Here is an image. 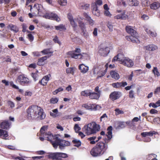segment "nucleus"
<instances>
[{"label":"nucleus","instance_id":"nucleus-24","mask_svg":"<svg viewBox=\"0 0 160 160\" xmlns=\"http://www.w3.org/2000/svg\"><path fill=\"white\" fill-rule=\"evenodd\" d=\"M100 97V96H99L98 93H96V92H92L91 91L89 97L91 99H98Z\"/></svg>","mask_w":160,"mask_h":160},{"label":"nucleus","instance_id":"nucleus-15","mask_svg":"<svg viewBox=\"0 0 160 160\" xmlns=\"http://www.w3.org/2000/svg\"><path fill=\"white\" fill-rule=\"evenodd\" d=\"M127 83L126 82H117L112 84V86L114 88H118L121 87H124L127 85Z\"/></svg>","mask_w":160,"mask_h":160},{"label":"nucleus","instance_id":"nucleus-22","mask_svg":"<svg viewBox=\"0 0 160 160\" xmlns=\"http://www.w3.org/2000/svg\"><path fill=\"white\" fill-rule=\"evenodd\" d=\"M127 2L131 6H137L139 4L137 0H127Z\"/></svg>","mask_w":160,"mask_h":160},{"label":"nucleus","instance_id":"nucleus-25","mask_svg":"<svg viewBox=\"0 0 160 160\" xmlns=\"http://www.w3.org/2000/svg\"><path fill=\"white\" fill-rule=\"evenodd\" d=\"M112 127L111 126H110L107 128V134H106V136L109 140H110L112 137Z\"/></svg>","mask_w":160,"mask_h":160},{"label":"nucleus","instance_id":"nucleus-12","mask_svg":"<svg viewBox=\"0 0 160 160\" xmlns=\"http://www.w3.org/2000/svg\"><path fill=\"white\" fill-rule=\"evenodd\" d=\"M122 96V93L118 91H114L109 95V98L112 101L118 99Z\"/></svg>","mask_w":160,"mask_h":160},{"label":"nucleus","instance_id":"nucleus-44","mask_svg":"<svg viewBox=\"0 0 160 160\" xmlns=\"http://www.w3.org/2000/svg\"><path fill=\"white\" fill-rule=\"evenodd\" d=\"M115 115L117 116L120 114H123L124 112L122 110H120L119 108H116L115 110Z\"/></svg>","mask_w":160,"mask_h":160},{"label":"nucleus","instance_id":"nucleus-63","mask_svg":"<svg viewBox=\"0 0 160 160\" xmlns=\"http://www.w3.org/2000/svg\"><path fill=\"white\" fill-rule=\"evenodd\" d=\"M82 9L86 10L89 8L90 4L88 3H86L84 5H82Z\"/></svg>","mask_w":160,"mask_h":160},{"label":"nucleus","instance_id":"nucleus-18","mask_svg":"<svg viewBox=\"0 0 160 160\" xmlns=\"http://www.w3.org/2000/svg\"><path fill=\"white\" fill-rule=\"evenodd\" d=\"M49 80V77L48 75H46L44 76L42 79L39 81L38 83L42 86H46Z\"/></svg>","mask_w":160,"mask_h":160},{"label":"nucleus","instance_id":"nucleus-45","mask_svg":"<svg viewBox=\"0 0 160 160\" xmlns=\"http://www.w3.org/2000/svg\"><path fill=\"white\" fill-rule=\"evenodd\" d=\"M31 76L34 81H36L38 79V75L37 73H32Z\"/></svg>","mask_w":160,"mask_h":160},{"label":"nucleus","instance_id":"nucleus-46","mask_svg":"<svg viewBox=\"0 0 160 160\" xmlns=\"http://www.w3.org/2000/svg\"><path fill=\"white\" fill-rule=\"evenodd\" d=\"M41 52L44 55L47 54L49 53H52V52L50 51L49 49H46L41 51Z\"/></svg>","mask_w":160,"mask_h":160},{"label":"nucleus","instance_id":"nucleus-10","mask_svg":"<svg viewBox=\"0 0 160 160\" xmlns=\"http://www.w3.org/2000/svg\"><path fill=\"white\" fill-rule=\"evenodd\" d=\"M110 48L108 47L103 46L101 44L98 47V53L101 56L106 57L109 53Z\"/></svg>","mask_w":160,"mask_h":160},{"label":"nucleus","instance_id":"nucleus-23","mask_svg":"<svg viewBox=\"0 0 160 160\" xmlns=\"http://www.w3.org/2000/svg\"><path fill=\"white\" fill-rule=\"evenodd\" d=\"M112 77L116 80H118L120 78V76L118 73L114 71H112L110 72Z\"/></svg>","mask_w":160,"mask_h":160},{"label":"nucleus","instance_id":"nucleus-54","mask_svg":"<svg viewBox=\"0 0 160 160\" xmlns=\"http://www.w3.org/2000/svg\"><path fill=\"white\" fill-rule=\"evenodd\" d=\"M134 92L132 90H131L129 92V97L130 98H134Z\"/></svg>","mask_w":160,"mask_h":160},{"label":"nucleus","instance_id":"nucleus-4","mask_svg":"<svg viewBox=\"0 0 160 160\" xmlns=\"http://www.w3.org/2000/svg\"><path fill=\"white\" fill-rule=\"evenodd\" d=\"M100 129L99 125L95 122H92L85 125L82 128V131L87 135L94 134L98 131Z\"/></svg>","mask_w":160,"mask_h":160},{"label":"nucleus","instance_id":"nucleus-30","mask_svg":"<svg viewBox=\"0 0 160 160\" xmlns=\"http://www.w3.org/2000/svg\"><path fill=\"white\" fill-rule=\"evenodd\" d=\"M84 17L86 18L89 24L92 26L94 24V21L87 13L84 14Z\"/></svg>","mask_w":160,"mask_h":160},{"label":"nucleus","instance_id":"nucleus-28","mask_svg":"<svg viewBox=\"0 0 160 160\" xmlns=\"http://www.w3.org/2000/svg\"><path fill=\"white\" fill-rule=\"evenodd\" d=\"M150 7L151 9L156 10L160 7V3L158 2H154L150 4Z\"/></svg>","mask_w":160,"mask_h":160},{"label":"nucleus","instance_id":"nucleus-57","mask_svg":"<svg viewBox=\"0 0 160 160\" xmlns=\"http://www.w3.org/2000/svg\"><path fill=\"white\" fill-rule=\"evenodd\" d=\"M53 41L56 43H58L59 45L61 44V42L58 39V38L57 36H55L53 39Z\"/></svg>","mask_w":160,"mask_h":160},{"label":"nucleus","instance_id":"nucleus-50","mask_svg":"<svg viewBox=\"0 0 160 160\" xmlns=\"http://www.w3.org/2000/svg\"><path fill=\"white\" fill-rule=\"evenodd\" d=\"M58 101V99L57 98H52L50 99V102L51 103L55 104L57 103Z\"/></svg>","mask_w":160,"mask_h":160},{"label":"nucleus","instance_id":"nucleus-47","mask_svg":"<svg viewBox=\"0 0 160 160\" xmlns=\"http://www.w3.org/2000/svg\"><path fill=\"white\" fill-rule=\"evenodd\" d=\"M22 32H27L28 33L30 32L28 30H27V26L26 24H23L22 25Z\"/></svg>","mask_w":160,"mask_h":160},{"label":"nucleus","instance_id":"nucleus-2","mask_svg":"<svg viewBox=\"0 0 160 160\" xmlns=\"http://www.w3.org/2000/svg\"><path fill=\"white\" fill-rule=\"evenodd\" d=\"M27 117L28 119L33 120L39 118L43 119L45 118V114L43 109L36 105H31L26 110Z\"/></svg>","mask_w":160,"mask_h":160},{"label":"nucleus","instance_id":"nucleus-19","mask_svg":"<svg viewBox=\"0 0 160 160\" xmlns=\"http://www.w3.org/2000/svg\"><path fill=\"white\" fill-rule=\"evenodd\" d=\"M128 18V16L125 14V13H120L115 16L114 18L115 19L126 20Z\"/></svg>","mask_w":160,"mask_h":160},{"label":"nucleus","instance_id":"nucleus-21","mask_svg":"<svg viewBox=\"0 0 160 160\" xmlns=\"http://www.w3.org/2000/svg\"><path fill=\"white\" fill-rule=\"evenodd\" d=\"M78 68L80 70L81 72L83 73H86L88 70V67L85 66L83 64L79 65Z\"/></svg>","mask_w":160,"mask_h":160},{"label":"nucleus","instance_id":"nucleus-36","mask_svg":"<svg viewBox=\"0 0 160 160\" xmlns=\"http://www.w3.org/2000/svg\"><path fill=\"white\" fill-rule=\"evenodd\" d=\"M72 142L74 144V146L77 147L80 146L81 145V142L79 140L76 139L72 140Z\"/></svg>","mask_w":160,"mask_h":160},{"label":"nucleus","instance_id":"nucleus-62","mask_svg":"<svg viewBox=\"0 0 160 160\" xmlns=\"http://www.w3.org/2000/svg\"><path fill=\"white\" fill-rule=\"evenodd\" d=\"M82 107L85 108L86 109L88 110L90 109V104H83L82 105Z\"/></svg>","mask_w":160,"mask_h":160},{"label":"nucleus","instance_id":"nucleus-60","mask_svg":"<svg viewBox=\"0 0 160 160\" xmlns=\"http://www.w3.org/2000/svg\"><path fill=\"white\" fill-rule=\"evenodd\" d=\"M71 25L73 28H75L77 26V23L75 22L74 20L70 21Z\"/></svg>","mask_w":160,"mask_h":160},{"label":"nucleus","instance_id":"nucleus-48","mask_svg":"<svg viewBox=\"0 0 160 160\" xmlns=\"http://www.w3.org/2000/svg\"><path fill=\"white\" fill-rule=\"evenodd\" d=\"M58 2L61 6H66L67 4V0H59Z\"/></svg>","mask_w":160,"mask_h":160},{"label":"nucleus","instance_id":"nucleus-33","mask_svg":"<svg viewBox=\"0 0 160 160\" xmlns=\"http://www.w3.org/2000/svg\"><path fill=\"white\" fill-rule=\"evenodd\" d=\"M8 136L7 131L2 129H0V137L2 136H3L4 138V139H6L5 138L8 137Z\"/></svg>","mask_w":160,"mask_h":160},{"label":"nucleus","instance_id":"nucleus-6","mask_svg":"<svg viewBox=\"0 0 160 160\" xmlns=\"http://www.w3.org/2000/svg\"><path fill=\"white\" fill-rule=\"evenodd\" d=\"M106 145L103 142H100L97 143L96 146L91 150L90 153L94 157H97L100 155L102 152V153L105 150Z\"/></svg>","mask_w":160,"mask_h":160},{"label":"nucleus","instance_id":"nucleus-20","mask_svg":"<svg viewBox=\"0 0 160 160\" xmlns=\"http://www.w3.org/2000/svg\"><path fill=\"white\" fill-rule=\"evenodd\" d=\"M126 122H118L116 124V128L117 129H122L126 126Z\"/></svg>","mask_w":160,"mask_h":160},{"label":"nucleus","instance_id":"nucleus-1","mask_svg":"<svg viewBox=\"0 0 160 160\" xmlns=\"http://www.w3.org/2000/svg\"><path fill=\"white\" fill-rule=\"evenodd\" d=\"M34 6L37 7H34L33 9V12H32V14L29 13L28 14L30 18L32 17V14L34 16H36L37 15L39 14L40 16H42L46 19L55 20L57 22H59L60 21V18L56 13L53 12L46 13L44 15L45 11L41 4H35L34 5Z\"/></svg>","mask_w":160,"mask_h":160},{"label":"nucleus","instance_id":"nucleus-9","mask_svg":"<svg viewBox=\"0 0 160 160\" xmlns=\"http://www.w3.org/2000/svg\"><path fill=\"white\" fill-rule=\"evenodd\" d=\"M17 80L19 83L22 86L28 85L31 83L29 79L24 74L19 75Z\"/></svg>","mask_w":160,"mask_h":160},{"label":"nucleus","instance_id":"nucleus-14","mask_svg":"<svg viewBox=\"0 0 160 160\" xmlns=\"http://www.w3.org/2000/svg\"><path fill=\"white\" fill-rule=\"evenodd\" d=\"M143 48L147 51H153L158 49L157 46L154 44H150L143 47Z\"/></svg>","mask_w":160,"mask_h":160},{"label":"nucleus","instance_id":"nucleus-52","mask_svg":"<svg viewBox=\"0 0 160 160\" xmlns=\"http://www.w3.org/2000/svg\"><path fill=\"white\" fill-rule=\"evenodd\" d=\"M82 34L86 38H87L88 37V33L87 32L86 29H85L82 30Z\"/></svg>","mask_w":160,"mask_h":160},{"label":"nucleus","instance_id":"nucleus-61","mask_svg":"<svg viewBox=\"0 0 160 160\" xmlns=\"http://www.w3.org/2000/svg\"><path fill=\"white\" fill-rule=\"evenodd\" d=\"M44 158L43 156L33 157L32 158L33 160H39Z\"/></svg>","mask_w":160,"mask_h":160},{"label":"nucleus","instance_id":"nucleus-29","mask_svg":"<svg viewBox=\"0 0 160 160\" xmlns=\"http://www.w3.org/2000/svg\"><path fill=\"white\" fill-rule=\"evenodd\" d=\"M145 31L150 37H155L157 36V33L155 31H152L147 28L145 30Z\"/></svg>","mask_w":160,"mask_h":160},{"label":"nucleus","instance_id":"nucleus-42","mask_svg":"<svg viewBox=\"0 0 160 160\" xmlns=\"http://www.w3.org/2000/svg\"><path fill=\"white\" fill-rule=\"evenodd\" d=\"M78 24L79 26L81 28V30L86 29L84 23L82 21L80 20L79 21H78Z\"/></svg>","mask_w":160,"mask_h":160},{"label":"nucleus","instance_id":"nucleus-17","mask_svg":"<svg viewBox=\"0 0 160 160\" xmlns=\"http://www.w3.org/2000/svg\"><path fill=\"white\" fill-rule=\"evenodd\" d=\"M125 30L126 32L130 34L131 36L134 35H136L137 34V32L131 26H127L125 28Z\"/></svg>","mask_w":160,"mask_h":160},{"label":"nucleus","instance_id":"nucleus-41","mask_svg":"<svg viewBox=\"0 0 160 160\" xmlns=\"http://www.w3.org/2000/svg\"><path fill=\"white\" fill-rule=\"evenodd\" d=\"M96 138V137L93 136L92 137H90L87 139V140L90 141V143L91 144H94L96 143V142L95 141V140Z\"/></svg>","mask_w":160,"mask_h":160},{"label":"nucleus","instance_id":"nucleus-43","mask_svg":"<svg viewBox=\"0 0 160 160\" xmlns=\"http://www.w3.org/2000/svg\"><path fill=\"white\" fill-rule=\"evenodd\" d=\"M92 12L93 15L99 17L100 16V12L99 10L98 9L97 10H92Z\"/></svg>","mask_w":160,"mask_h":160},{"label":"nucleus","instance_id":"nucleus-37","mask_svg":"<svg viewBox=\"0 0 160 160\" xmlns=\"http://www.w3.org/2000/svg\"><path fill=\"white\" fill-rule=\"evenodd\" d=\"M75 69V68L73 67L68 68L66 70V72L68 74L70 73L73 75Z\"/></svg>","mask_w":160,"mask_h":160},{"label":"nucleus","instance_id":"nucleus-8","mask_svg":"<svg viewBox=\"0 0 160 160\" xmlns=\"http://www.w3.org/2000/svg\"><path fill=\"white\" fill-rule=\"evenodd\" d=\"M48 126H42L40 130V133L44 137L46 138L47 140L49 141L50 142L53 137L54 135L50 132H45L47 131L48 129Z\"/></svg>","mask_w":160,"mask_h":160},{"label":"nucleus","instance_id":"nucleus-7","mask_svg":"<svg viewBox=\"0 0 160 160\" xmlns=\"http://www.w3.org/2000/svg\"><path fill=\"white\" fill-rule=\"evenodd\" d=\"M46 157L51 160H62L68 157V155L65 153L60 152H49Z\"/></svg>","mask_w":160,"mask_h":160},{"label":"nucleus","instance_id":"nucleus-35","mask_svg":"<svg viewBox=\"0 0 160 160\" xmlns=\"http://www.w3.org/2000/svg\"><path fill=\"white\" fill-rule=\"evenodd\" d=\"M90 109L94 111L99 110L101 108L100 106L96 105V104H90Z\"/></svg>","mask_w":160,"mask_h":160},{"label":"nucleus","instance_id":"nucleus-64","mask_svg":"<svg viewBox=\"0 0 160 160\" xmlns=\"http://www.w3.org/2000/svg\"><path fill=\"white\" fill-rule=\"evenodd\" d=\"M107 26L109 28L110 31H112L113 26L111 23L108 22L107 24Z\"/></svg>","mask_w":160,"mask_h":160},{"label":"nucleus","instance_id":"nucleus-5","mask_svg":"<svg viewBox=\"0 0 160 160\" xmlns=\"http://www.w3.org/2000/svg\"><path fill=\"white\" fill-rule=\"evenodd\" d=\"M80 48H76L74 51L68 52L67 55L69 57L75 59H84V57L88 56V54L85 53H82Z\"/></svg>","mask_w":160,"mask_h":160},{"label":"nucleus","instance_id":"nucleus-40","mask_svg":"<svg viewBox=\"0 0 160 160\" xmlns=\"http://www.w3.org/2000/svg\"><path fill=\"white\" fill-rule=\"evenodd\" d=\"M152 72L154 73L155 76L158 77L160 76V73L158 70L157 67H154L152 70Z\"/></svg>","mask_w":160,"mask_h":160},{"label":"nucleus","instance_id":"nucleus-27","mask_svg":"<svg viewBox=\"0 0 160 160\" xmlns=\"http://www.w3.org/2000/svg\"><path fill=\"white\" fill-rule=\"evenodd\" d=\"M123 56V54H118L117 56H115L113 58L112 60V62H115L117 61H118L120 62H121Z\"/></svg>","mask_w":160,"mask_h":160},{"label":"nucleus","instance_id":"nucleus-34","mask_svg":"<svg viewBox=\"0 0 160 160\" xmlns=\"http://www.w3.org/2000/svg\"><path fill=\"white\" fill-rule=\"evenodd\" d=\"M91 91H92L91 90H86L82 91L81 92V96H84V97L89 96Z\"/></svg>","mask_w":160,"mask_h":160},{"label":"nucleus","instance_id":"nucleus-53","mask_svg":"<svg viewBox=\"0 0 160 160\" xmlns=\"http://www.w3.org/2000/svg\"><path fill=\"white\" fill-rule=\"evenodd\" d=\"M74 129L75 132L78 133L79 132V131L81 129V128L79 126L78 124H75L74 127Z\"/></svg>","mask_w":160,"mask_h":160},{"label":"nucleus","instance_id":"nucleus-31","mask_svg":"<svg viewBox=\"0 0 160 160\" xmlns=\"http://www.w3.org/2000/svg\"><path fill=\"white\" fill-rule=\"evenodd\" d=\"M47 58L48 57L47 56H45L38 59L37 62L38 65L39 66L42 65H43V62L45 60H46Z\"/></svg>","mask_w":160,"mask_h":160},{"label":"nucleus","instance_id":"nucleus-49","mask_svg":"<svg viewBox=\"0 0 160 160\" xmlns=\"http://www.w3.org/2000/svg\"><path fill=\"white\" fill-rule=\"evenodd\" d=\"M142 4L145 7L148 6L150 5V2L148 0H143Z\"/></svg>","mask_w":160,"mask_h":160},{"label":"nucleus","instance_id":"nucleus-51","mask_svg":"<svg viewBox=\"0 0 160 160\" xmlns=\"http://www.w3.org/2000/svg\"><path fill=\"white\" fill-rule=\"evenodd\" d=\"M63 90V89L62 87H60L57 89L55 90L53 92V94L54 95L57 94L59 92L62 91Z\"/></svg>","mask_w":160,"mask_h":160},{"label":"nucleus","instance_id":"nucleus-38","mask_svg":"<svg viewBox=\"0 0 160 160\" xmlns=\"http://www.w3.org/2000/svg\"><path fill=\"white\" fill-rule=\"evenodd\" d=\"M108 67V63L106 64L105 65L106 69L103 72H102L101 73H99L98 76L97 77V78L101 77L104 76L106 73L107 70V68Z\"/></svg>","mask_w":160,"mask_h":160},{"label":"nucleus","instance_id":"nucleus-56","mask_svg":"<svg viewBox=\"0 0 160 160\" xmlns=\"http://www.w3.org/2000/svg\"><path fill=\"white\" fill-rule=\"evenodd\" d=\"M154 93L155 94H159L160 93V86L156 88L154 92Z\"/></svg>","mask_w":160,"mask_h":160},{"label":"nucleus","instance_id":"nucleus-26","mask_svg":"<svg viewBox=\"0 0 160 160\" xmlns=\"http://www.w3.org/2000/svg\"><path fill=\"white\" fill-rule=\"evenodd\" d=\"M8 28H10L11 31H12L16 33L18 32L19 30L18 28L16 26L13 24H10L7 27Z\"/></svg>","mask_w":160,"mask_h":160},{"label":"nucleus","instance_id":"nucleus-32","mask_svg":"<svg viewBox=\"0 0 160 160\" xmlns=\"http://www.w3.org/2000/svg\"><path fill=\"white\" fill-rule=\"evenodd\" d=\"M55 28L56 30L61 31L65 30L66 29L65 26L62 24H60L58 26H55Z\"/></svg>","mask_w":160,"mask_h":160},{"label":"nucleus","instance_id":"nucleus-58","mask_svg":"<svg viewBox=\"0 0 160 160\" xmlns=\"http://www.w3.org/2000/svg\"><path fill=\"white\" fill-rule=\"evenodd\" d=\"M28 38L31 42H32L34 39V37L31 33H29L28 35Z\"/></svg>","mask_w":160,"mask_h":160},{"label":"nucleus","instance_id":"nucleus-13","mask_svg":"<svg viewBox=\"0 0 160 160\" xmlns=\"http://www.w3.org/2000/svg\"><path fill=\"white\" fill-rule=\"evenodd\" d=\"M138 34L137 33L136 35H134L132 36H127L126 37V38L129 41H131L133 42L138 43L140 42V41L138 38Z\"/></svg>","mask_w":160,"mask_h":160},{"label":"nucleus","instance_id":"nucleus-3","mask_svg":"<svg viewBox=\"0 0 160 160\" xmlns=\"http://www.w3.org/2000/svg\"><path fill=\"white\" fill-rule=\"evenodd\" d=\"M51 140L50 142L53 147L56 149L58 148V146H59V148H61L62 147L69 146L70 144V142L68 141L59 138L58 135H55Z\"/></svg>","mask_w":160,"mask_h":160},{"label":"nucleus","instance_id":"nucleus-39","mask_svg":"<svg viewBox=\"0 0 160 160\" xmlns=\"http://www.w3.org/2000/svg\"><path fill=\"white\" fill-rule=\"evenodd\" d=\"M153 134V133L151 132H143L141 133V135L142 137H145L147 136H152Z\"/></svg>","mask_w":160,"mask_h":160},{"label":"nucleus","instance_id":"nucleus-55","mask_svg":"<svg viewBox=\"0 0 160 160\" xmlns=\"http://www.w3.org/2000/svg\"><path fill=\"white\" fill-rule=\"evenodd\" d=\"M10 86H12L13 88L16 89H18V87L16 85H15L13 82L12 81H11L9 82V84Z\"/></svg>","mask_w":160,"mask_h":160},{"label":"nucleus","instance_id":"nucleus-59","mask_svg":"<svg viewBox=\"0 0 160 160\" xmlns=\"http://www.w3.org/2000/svg\"><path fill=\"white\" fill-rule=\"evenodd\" d=\"M94 91L96 92V93H98L99 96H100L101 91L100 90H99V87H96L94 89Z\"/></svg>","mask_w":160,"mask_h":160},{"label":"nucleus","instance_id":"nucleus-16","mask_svg":"<svg viewBox=\"0 0 160 160\" xmlns=\"http://www.w3.org/2000/svg\"><path fill=\"white\" fill-rule=\"evenodd\" d=\"M10 124L8 121H4L0 124V128L3 129L7 130L9 128Z\"/></svg>","mask_w":160,"mask_h":160},{"label":"nucleus","instance_id":"nucleus-11","mask_svg":"<svg viewBox=\"0 0 160 160\" xmlns=\"http://www.w3.org/2000/svg\"><path fill=\"white\" fill-rule=\"evenodd\" d=\"M121 63L128 68H131L134 65V62L132 60L128 58L123 57Z\"/></svg>","mask_w":160,"mask_h":160}]
</instances>
